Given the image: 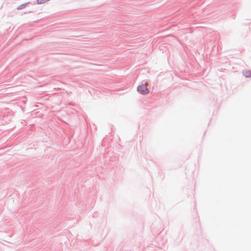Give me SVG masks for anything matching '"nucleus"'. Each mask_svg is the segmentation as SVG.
<instances>
[{
	"label": "nucleus",
	"instance_id": "f03ea898",
	"mask_svg": "<svg viewBox=\"0 0 251 251\" xmlns=\"http://www.w3.org/2000/svg\"><path fill=\"white\" fill-rule=\"evenodd\" d=\"M243 75L247 77H251V71L250 70H245L243 72Z\"/></svg>",
	"mask_w": 251,
	"mask_h": 251
},
{
	"label": "nucleus",
	"instance_id": "f257e3e1",
	"mask_svg": "<svg viewBox=\"0 0 251 251\" xmlns=\"http://www.w3.org/2000/svg\"><path fill=\"white\" fill-rule=\"evenodd\" d=\"M148 82H146L145 84H141L137 88V91L142 95H146L149 93V90L147 88Z\"/></svg>",
	"mask_w": 251,
	"mask_h": 251
}]
</instances>
